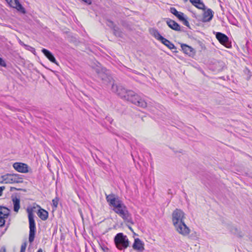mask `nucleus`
<instances>
[{
	"label": "nucleus",
	"instance_id": "obj_1",
	"mask_svg": "<svg viewBox=\"0 0 252 252\" xmlns=\"http://www.w3.org/2000/svg\"><path fill=\"white\" fill-rule=\"evenodd\" d=\"M94 69L97 74L98 78L101 81L103 85L107 86L114 83V80L109 70L105 67L101 66L99 63H97L95 67H94Z\"/></svg>",
	"mask_w": 252,
	"mask_h": 252
},
{
	"label": "nucleus",
	"instance_id": "obj_2",
	"mask_svg": "<svg viewBox=\"0 0 252 252\" xmlns=\"http://www.w3.org/2000/svg\"><path fill=\"white\" fill-rule=\"evenodd\" d=\"M34 209H35V207L34 206L32 208H28L27 209L30 228L29 241L30 243H32L34 241L36 232L35 222L34 219V215L33 213Z\"/></svg>",
	"mask_w": 252,
	"mask_h": 252
},
{
	"label": "nucleus",
	"instance_id": "obj_3",
	"mask_svg": "<svg viewBox=\"0 0 252 252\" xmlns=\"http://www.w3.org/2000/svg\"><path fill=\"white\" fill-rule=\"evenodd\" d=\"M2 184L22 183L23 176L18 174H6L1 176Z\"/></svg>",
	"mask_w": 252,
	"mask_h": 252
},
{
	"label": "nucleus",
	"instance_id": "obj_4",
	"mask_svg": "<svg viewBox=\"0 0 252 252\" xmlns=\"http://www.w3.org/2000/svg\"><path fill=\"white\" fill-rule=\"evenodd\" d=\"M114 243L116 247L120 250L126 249L129 246V241L126 235L119 233L114 237Z\"/></svg>",
	"mask_w": 252,
	"mask_h": 252
},
{
	"label": "nucleus",
	"instance_id": "obj_5",
	"mask_svg": "<svg viewBox=\"0 0 252 252\" xmlns=\"http://www.w3.org/2000/svg\"><path fill=\"white\" fill-rule=\"evenodd\" d=\"M125 100L130 101L136 105L145 108L147 106V103L142 99L138 94L131 90H129L127 97Z\"/></svg>",
	"mask_w": 252,
	"mask_h": 252
},
{
	"label": "nucleus",
	"instance_id": "obj_6",
	"mask_svg": "<svg viewBox=\"0 0 252 252\" xmlns=\"http://www.w3.org/2000/svg\"><path fill=\"white\" fill-rule=\"evenodd\" d=\"M172 218L173 224L184 222L186 219L185 214L181 209H176L172 213Z\"/></svg>",
	"mask_w": 252,
	"mask_h": 252
},
{
	"label": "nucleus",
	"instance_id": "obj_7",
	"mask_svg": "<svg viewBox=\"0 0 252 252\" xmlns=\"http://www.w3.org/2000/svg\"><path fill=\"white\" fill-rule=\"evenodd\" d=\"M111 90L124 99H126L129 92V90H126L123 86H118L114 83L112 84Z\"/></svg>",
	"mask_w": 252,
	"mask_h": 252
},
{
	"label": "nucleus",
	"instance_id": "obj_8",
	"mask_svg": "<svg viewBox=\"0 0 252 252\" xmlns=\"http://www.w3.org/2000/svg\"><path fill=\"white\" fill-rule=\"evenodd\" d=\"M106 199L109 205L113 207V209H115L123 203V201L113 193L109 195L106 194Z\"/></svg>",
	"mask_w": 252,
	"mask_h": 252
},
{
	"label": "nucleus",
	"instance_id": "obj_9",
	"mask_svg": "<svg viewBox=\"0 0 252 252\" xmlns=\"http://www.w3.org/2000/svg\"><path fill=\"white\" fill-rule=\"evenodd\" d=\"M216 37L219 41L226 47L229 48L231 47V43L229 41L228 37L224 33L220 32L216 33Z\"/></svg>",
	"mask_w": 252,
	"mask_h": 252
},
{
	"label": "nucleus",
	"instance_id": "obj_10",
	"mask_svg": "<svg viewBox=\"0 0 252 252\" xmlns=\"http://www.w3.org/2000/svg\"><path fill=\"white\" fill-rule=\"evenodd\" d=\"M176 231L180 234L185 236L190 232L189 228L185 224V221L173 224Z\"/></svg>",
	"mask_w": 252,
	"mask_h": 252
},
{
	"label": "nucleus",
	"instance_id": "obj_11",
	"mask_svg": "<svg viewBox=\"0 0 252 252\" xmlns=\"http://www.w3.org/2000/svg\"><path fill=\"white\" fill-rule=\"evenodd\" d=\"M9 5L16 8L19 12L25 14L26 13L25 8L20 3L18 0H5Z\"/></svg>",
	"mask_w": 252,
	"mask_h": 252
},
{
	"label": "nucleus",
	"instance_id": "obj_12",
	"mask_svg": "<svg viewBox=\"0 0 252 252\" xmlns=\"http://www.w3.org/2000/svg\"><path fill=\"white\" fill-rule=\"evenodd\" d=\"M13 167L19 172L26 173L29 172L28 165L26 163L15 162L13 164Z\"/></svg>",
	"mask_w": 252,
	"mask_h": 252
},
{
	"label": "nucleus",
	"instance_id": "obj_13",
	"mask_svg": "<svg viewBox=\"0 0 252 252\" xmlns=\"http://www.w3.org/2000/svg\"><path fill=\"white\" fill-rule=\"evenodd\" d=\"M166 23L170 29H171L175 31H177V32L184 31L183 30V29L181 28L180 25L179 24H178L176 22H175V21H174L173 20H171L169 18H167L166 20Z\"/></svg>",
	"mask_w": 252,
	"mask_h": 252
},
{
	"label": "nucleus",
	"instance_id": "obj_14",
	"mask_svg": "<svg viewBox=\"0 0 252 252\" xmlns=\"http://www.w3.org/2000/svg\"><path fill=\"white\" fill-rule=\"evenodd\" d=\"M214 14V11L210 8L205 10L203 13L202 21L205 23L211 21L213 18Z\"/></svg>",
	"mask_w": 252,
	"mask_h": 252
},
{
	"label": "nucleus",
	"instance_id": "obj_15",
	"mask_svg": "<svg viewBox=\"0 0 252 252\" xmlns=\"http://www.w3.org/2000/svg\"><path fill=\"white\" fill-rule=\"evenodd\" d=\"M121 217L125 222L129 223L130 224H133L134 222L132 219L131 215L128 211L127 209L120 216Z\"/></svg>",
	"mask_w": 252,
	"mask_h": 252
},
{
	"label": "nucleus",
	"instance_id": "obj_16",
	"mask_svg": "<svg viewBox=\"0 0 252 252\" xmlns=\"http://www.w3.org/2000/svg\"><path fill=\"white\" fill-rule=\"evenodd\" d=\"M132 248L135 250H137L140 252H142L144 250V244L140 239L138 238H136L134 239Z\"/></svg>",
	"mask_w": 252,
	"mask_h": 252
},
{
	"label": "nucleus",
	"instance_id": "obj_17",
	"mask_svg": "<svg viewBox=\"0 0 252 252\" xmlns=\"http://www.w3.org/2000/svg\"><path fill=\"white\" fill-rule=\"evenodd\" d=\"M181 46L183 52L189 56H193L195 54L194 50L191 47L183 43L181 44Z\"/></svg>",
	"mask_w": 252,
	"mask_h": 252
},
{
	"label": "nucleus",
	"instance_id": "obj_18",
	"mask_svg": "<svg viewBox=\"0 0 252 252\" xmlns=\"http://www.w3.org/2000/svg\"><path fill=\"white\" fill-rule=\"evenodd\" d=\"M41 52L51 62L58 64L54 56L50 51L46 49L43 48L41 50Z\"/></svg>",
	"mask_w": 252,
	"mask_h": 252
},
{
	"label": "nucleus",
	"instance_id": "obj_19",
	"mask_svg": "<svg viewBox=\"0 0 252 252\" xmlns=\"http://www.w3.org/2000/svg\"><path fill=\"white\" fill-rule=\"evenodd\" d=\"M37 207L39 208V210L37 213L39 218L43 220H46L48 218V212L44 209H42L39 205H37Z\"/></svg>",
	"mask_w": 252,
	"mask_h": 252
},
{
	"label": "nucleus",
	"instance_id": "obj_20",
	"mask_svg": "<svg viewBox=\"0 0 252 252\" xmlns=\"http://www.w3.org/2000/svg\"><path fill=\"white\" fill-rule=\"evenodd\" d=\"M190 2L198 9L206 10V6L201 0H189Z\"/></svg>",
	"mask_w": 252,
	"mask_h": 252
},
{
	"label": "nucleus",
	"instance_id": "obj_21",
	"mask_svg": "<svg viewBox=\"0 0 252 252\" xmlns=\"http://www.w3.org/2000/svg\"><path fill=\"white\" fill-rule=\"evenodd\" d=\"M10 210L7 207L0 206V219L7 218L10 215Z\"/></svg>",
	"mask_w": 252,
	"mask_h": 252
},
{
	"label": "nucleus",
	"instance_id": "obj_22",
	"mask_svg": "<svg viewBox=\"0 0 252 252\" xmlns=\"http://www.w3.org/2000/svg\"><path fill=\"white\" fill-rule=\"evenodd\" d=\"M127 208L126 206L123 203L121 205H120L118 207L115 209H113L114 212L118 214L119 216H121L124 211H126Z\"/></svg>",
	"mask_w": 252,
	"mask_h": 252
},
{
	"label": "nucleus",
	"instance_id": "obj_23",
	"mask_svg": "<svg viewBox=\"0 0 252 252\" xmlns=\"http://www.w3.org/2000/svg\"><path fill=\"white\" fill-rule=\"evenodd\" d=\"M127 208L126 206L123 203L121 205H120L118 207L115 209H113L114 212L118 214L119 216H121L124 211H126Z\"/></svg>",
	"mask_w": 252,
	"mask_h": 252
},
{
	"label": "nucleus",
	"instance_id": "obj_24",
	"mask_svg": "<svg viewBox=\"0 0 252 252\" xmlns=\"http://www.w3.org/2000/svg\"><path fill=\"white\" fill-rule=\"evenodd\" d=\"M12 201L13 204V210L15 212H18L20 207V199L16 196L12 198Z\"/></svg>",
	"mask_w": 252,
	"mask_h": 252
},
{
	"label": "nucleus",
	"instance_id": "obj_25",
	"mask_svg": "<svg viewBox=\"0 0 252 252\" xmlns=\"http://www.w3.org/2000/svg\"><path fill=\"white\" fill-rule=\"evenodd\" d=\"M151 33L160 42L163 40L164 38L162 36L160 35L159 32L158 30L156 29H152L150 30Z\"/></svg>",
	"mask_w": 252,
	"mask_h": 252
},
{
	"label": "nucleus",
	"instance_id": "obj_26",
	"mask_svg": "<svg viewBox=\"0 0 252 252\" xmlns=\"http://www.w3.org/2000/svg\"><path fill=\"white\" fill-rule=\"evenodd\" d=\"M161 42L167 47L169 49H177V47L169 40L164 38Z\"/></svg>",
	"mask_w": 252,
	"mask_h": 252
},
{
	"label": "nucleus",
	"instance_id": "obj_27",
	"mask_svg": "<svg viewBox=\"0 0 252 252\" xmlns=\"http://www.w3.org/2000/svg\"><path fill=\"white\" fill-rule=\"evenodd\" d=\"M113 33L115 36L121 38H122L124 35L123 32L116 26H114L113 28Z\"/></svg>",
	"mask_w": 252,
	"mask_h": 252
},
{
	"label": "nucleus",
	"instance_id": "obj_28",
	"mask_svg": "<svg viewBox=\"0 0 252 252\" xmlns=\"http://www.w3.org/2000/svg\"><path fill=\"white\" fill-rule=\"evenodd\" d=\"M117 137L115 140L117 142L118 141H122V140H126V141H129L131 140L130 137L128 135H125L124 136H120L119 135H117Z\"/></svg>",
	"mask_w": 252,
	"mask_h": 252
},
{
	"label": "nucleus",
	"instance_id": "obj_29",
	"mask_svg": "<svg viewBox=\"0 0 252 252\" xmlns=\"http://www.w3.org/2000/svg\"><path fill=\"white\" fill-rule=\"evenodd\" d=\"M180 21H182L185 17V15L183 12H179V13L176 15Z\"/></svg>",
	"mask_w": 252,
	"mask_h": 252
},
{
	"label": "nucleus",
	"instance_id": "obj_30",
	"mask_svg": "<svg viewBox=\"0 0 252 252\" xmlns=\"http://www.w3.org/2000/svg\"><path fill=\"white\" fill-rule=\"evenodd\" d=\"M170 12L176 16V15L179 13L175 7H171L170 8Z\"/></svg>",
	"mask_w": 252,
	"mask_h": 252
},
{
	"label": "nucleus",
	"instance_id": "obj_31",
	"mask_svg": "<svg viewBox=\"0 0 252 252\" xmlns=\"http://www.w3.org/2000/svg\"><path fill=\"white\" fill-rule=\"evenodd\" d=\"M181 21L183 22V24L184 25H185L186 26L188 27L189 28H190V26H189V22L187 20V17H185Z\"/></svg>",
	"mask_w": 252,
	"mask_h": 252
},
{
	"label": "nucleus",
	"instance_id": "obj_32",
	"mask_svg": "<svg viewBox=\"0 0 252 252\" xmlns=\"http://www.w3.org/2000/svg\"><path fill=\"white\" fill-rule=\"evenodd\" d=\"M26 247H27V243L26 242L23 243L21 246V249H20V252H25Z\"/></svg>",
	"mask_w": 252,
	"mask_h": 252
},
{
	"label": "nucleus",
	"instance_id": "obj_33",
	"mask_svg": "<svg viewBox=\"0 0 252 252\" xmlns=\"http://www.w3.org/2000/svg\"><path fill=\"white\" fill-rule=\"evenodd\" d=\"M59 199L58 197H56L52 200L53 205L54 207H57L58 205Z\"/></svg>",
	"mask_w": 252,
	"mask_h": 252
},
{
	"label": "nucleus",
	"instance_id": "obj_34",
	"mask_svg": "<svg viewBox=\"0 0 252 252\" xmlns=\"http://www.w3.org/2000/svg\"><path fill=\"white\" fill-rule=\"evenodd\" d=\"M0 66L2 67H6V63L5 61L0 57Z\"/></svg>",
	"mask_w": 252,
	"mask_h": 252
},
{
	"label": "nucleus",
	"instance_id": "obj_35",
	"mask_svg": "<svg viewBox=\"0 0 252 252\" xmlns=\"http://www.w3.org/2000/svg\"><path fill=\"white\" fill-rule=\"evenodd\" d=\"M5 219L2 218L0 219V226L2 227L4 225L5 223V220H4Z\"/></svg>",
	"mask_w": 252,
	"mask_h": 252
},
{
	"label": "nucleus",
	"instance_id": "obj_36",
	"mask_svg": "<svg viewBox=\"0 0 252 252\" xmlns=\"http://www.w3.org/2000/svg\"><path fill=\"white\" fill-rule=\"evenodd\" d=\"M19 43H20V44L21 45H23V46H24L26 47H27V48H26V49H28V48H32V49H33V50H34V48H32V47H31V46H28V45H27L25 44H24L22 41H21V40L20 41V42H19Z\"/></svg>",
	"mask_w": 252,
	"mask_h": 252
},
{
	"label": "nucleus",
	"instance_id": "obj_37",
	"mask_svg": "<svg viewBox=\"0 0 252 252\" xmlns=\"http://www.w3.org/2000/svg\"><path fill=\"white\" fill-rule=\"evenodd\" d=\"M4 189H5V187H4V186L0 187V196L2 195V191Z\"/></svg>",
	"mask_w": 252,
	"mask_h": 252
},
{
	"label": "nucleus",
	"instance_id": "obj_38",
	"mask_svg": "<svg viewBox=\"0 0 252 252\" xmlns=\"http://www.w3.org/2000/svg\"><path fill=\"white\" fill-rule=\"evenodd\" d=\"M20 190V189H17V188H14V187H11V188H10V190L11 191H13V190Z\"/></svg>",
	"mask_w": 252,
	"mask_h": 252
},
{
	"label": "nucleus",
	"instance_id": "obj_39",
	"mask_svg": "<svg viewBox=\"0 0 252 252\" xmlns=\"http://www.w3.org/2000/svg\"><path fill=\"white\" fill-rule=\"evenodd\" d=\"M149 155L150 156V159L149 160V161L151 162V165H152V164L153 163V159L151 156V154L150 153H149Z\"/></svg>",
	"mask_w": 252,
	"mask_h": 252
},
{
	"label": "nucleus",
	"instance_id": "obj_40",
	"mask_svg": "<svg viewBox=\"0 0 252 252\" xmlns=\"http://www.w3.org/2000/svg\"><path fill=\"white\" fill-rule=\"evenodd\" d=\"M0 252H6V250L4 247H2L0 250Z\"/></svg>",
	"mask_w": 252,
	"mask_h": 252
},
{
	"label": "nucleus",
	"instance_id": "obj_41",
	"mask_svg": "<svg viewBox=\"0 0 252 252\" xmlns=\"http://www.w3.org/2000/svg\"><path fill=\"white\" fill-rule=\"evenodd\" d=\"M220 7L221 8V10L222 11H224V7L222 6V4L221 3L220 4Z\"/></svg>",
	"mask_w": 252,
	"mask_h": 252
},
{
	"label": "nucleus",
	"instance_id": "obj_42",
	"mask_svg": "<svg viewBox=\"0 0 252 252\" xmlns=\"http://www.w3.org/2000/svg\"><path fill=\"white\" fill-rule=\"evenodd\" d=\"M108 22H109L112 25H114L113 22L111 20H108Z\"/></svg>",
	"mask_w": 252,
	"mask_h": 252
},
{
	"label": "nucleus",
	"instance_id": "obj_43",
	"mask_svg": "<svg viewBox=\"0 0 252 252\" xmlns=\"http://www.w3.org/2000/svg\"><path fill=\"white\" fill-rule=\"evenodd\" d=\"M37 252H43V251H42V250L41 248H40V249H39L38 250V251H37Z\"/></svg>",
	"mask_w": 252,
	"mask_h": 252
},
{
	"label": "nucleus",
	"instance_id": "obj_44",
	"mask_svg": "<svg viewBox=\"0 0 252 252\" xmlns=\"http://www.w3.org/2000/svg\"><path fill=\"white\" fill-rule=\"evenodd\" d=\"M173 50H173V53H178V51L177 50V49H173Z\"/></svg>",
	"mask_w": 252,
	"mask_h": 252
},
{
	"label": "nucleus",
	"instance_id": "obj_45",
	"mask_svg": "<svg viewBox=\"0 0 252 252\" xmlns=\"http://www.w3.org/2000/svg\"><path fill=\"white\" fill-rule=\"evenodd\" d=\"M127 225V226H128V228H129V229L131 231H133V230H132V229L131 227H130V226H129L128 225Z\"/></svg>",
	"mask_w": 252,
	"mask_h": 252
},
{
	"label": "nucleus",
	"instance_id": "obj_46",
	"mask_svg": "<svg viewBox=\"0 0 252 252\" xmlns=\"http://www.w3.org/2000/svg\"><path fill=\"white\" fill-rule=\"evenodd\" d=\"M235 230L236 231H238V229L237 228H235Z\"/></svg>",
	"mask_w": 252,
	"mask_h": 252
}]
</instances>
